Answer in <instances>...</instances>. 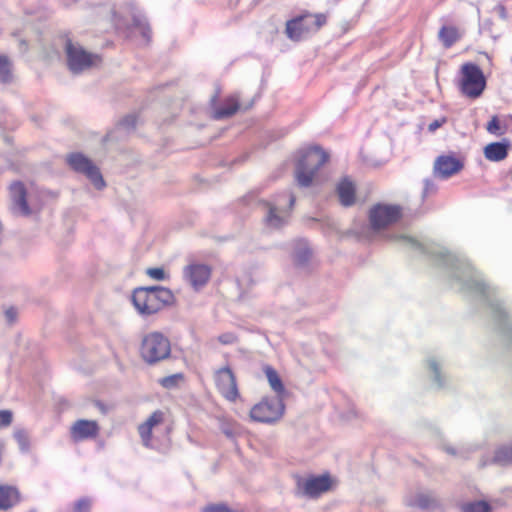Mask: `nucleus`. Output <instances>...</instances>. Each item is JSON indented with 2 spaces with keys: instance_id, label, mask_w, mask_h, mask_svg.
<instances>
[{
  "instance_id": "obj_30",
  "label": "nucleus",
  "mask_w": 512,
  "mask_h": 512,
  "mask_svg": "<svg viewBox=\"0 0 512 512\" xmlns=\"http://www.w3.org/2000/svg\"><path fill=\"white\" fill-rule=\"evenodd\" d=\"M311 255V251L305 242H299L294 251V259L298 264H305Z\"/></svg>"
},
{
  "instance_id": "obj_41",
  "label": "nucleus",
  "mask_w": 512,
  "mask_h": 512,
  "mask_svg": "<svg viewBox=\"0 0 512 512\" xmlns=\"http://www.w3.org/2000/svg\"><path fill=\"white\" fill-rule=\"evenodd\" d=\"M147 275L155 280H164L166 278V273L163 268H149L147 269Z\"/></svg>"
},
{
  "instance_id": "obj_2",
  "label": "nucleus",
  "mask_w": 512,
  "mask_h": 512,
  "mask_svg": "<svg viewBox=\"0 0 512 512\" xmlns=\"http://www.w3.org/2000/svg\"><path fill=\"white\" fill-rule=\"evenodd\" d=\"M328 154L320 147H311L299 152L295 166V180L299 187L307 188L317 180L318 170L327 162Z\"/></svg>"
},
{
  "instance_id": "obj_44",
  "label": "nucleus",
  "mask_w": 512,
  "mask_h": 512,
  "mask_svg": "<svg viewBox=\"0 0 512 512\" xmlns=\"http://www.w3.org/2000/svg\"><path fill=\"white\" fill-rule=\"evenodd\" d=\"M5 314L9 322H12L15 319L16 312L14 309H8Z\"/></svg>"
},
{
  "instance_id": "obj_46",
  "label": "nucleus",
  "mask_w": 512,
  "mask_h": 512,
  "mask_svg": "<svg viewBox=\"0 0 512 512\" xmlns=\"http://www.w3.org/2000/svg\"><path fill=\"white\" fill-rule=\"evenodd\" d=\"M244 281L245 279H239L238 280V285H239V288L242 289L243 285H244Z\"/></svg>"
},
{
  "instance_id": "obj_11",
  "label": "nucleus",
  "mask_w": 512,
  "mask_h": 512,
  "mask_svg": "<svg viewBox=\"0 0 512 512\" xmlns=\"http://www.w3.org/2000/svg\"><path fill=\"white\" fill-rule=\"evenodd\" d=\"M11 210L17 216H29L39 209L21 182H14L10 185Z\"/></svg>"
},
{
  "instance_id": "obj_9",
  "label": "nucleus",
  "mask_w": 512,
  "mask_h": 512,
  "mask_svg": "<svg viewBox=\"0 0 512 512\" xmlns=\"http://www.w3.org/2000/svg\"><path fill=\"white\" fill-rule=\"evenodd\" d=\"M68 165L77 173L84 174L98 190L105 187V181L99 168L82 153H71L67 156Z\"/></svg>"
},
{
  "instance_id": "obj_32",
  "label": "nucleus",
  "mask_w": 512,
  "mask_h": 512,
  "mask_svg": "<svg viewBox=\"0 0 512 512\" xmlns=\"http://www.w3.org/2000/svg\"><path fill=\"white\" fill-rule=\"evenodd\" d=\"M463 512H491V506L486 501H473L463 504Z\"/></svg>"
},
{
  "instance_id": "obj_18",
  "label": "nucleus",
  "mask_w": 512,
  "mask_h": 512,
  "mask_svg": "<svg viewBox=\"0 0 512 512\" xmlns=\"http://www.w3.org/2000/svg\"><path fill=\"white\" fill-rule=\"evenodd\" d=\"M163 419L164 413L160 410H156L149 416V418L144 423L139 425L138 432L143 444L146 447H150L153 428L162 423Z\"/></svg>"
},
{
  "instance_id": "obj_39",
  "label": "nucleus",
  "mask_w": 512,
  "mask_h": 512,
  "mask_svg": "<svg viewBox=\"0 0 512 512\" xmlns=\"http://www.w3.org/2000/svg\"><path fill=\"white\" fill-rule=\"evenodd\" d=\"M218 341L223 345H231L238 341V337L233 332H225L218 336Z\"/></svg>"
},
{
  "instance_id": "obj_6",
  "label": "nucleus",
  "mask_w": 512,
  "mask_h": 512,
  "mask_svg": "<svg viewBox=\"0 0 512 512\" xmlns=\"http://www.w3.org/2000/svg\"><path fill=\"white\" fill-rule=\"evenodd\" d=\"M170 352V341L160 332H151L142 340L140 353L148 364H155L168 358Z\"/></svg>"
},
{
  "instance_id": "obj_38",
  "label": "nucleus",
  "mask_w": 512,
  "mask_h": 512,
  "mask_svg": "<svg viewBox=\"0 0 512 512\" xmlns=\"http://www.w3.org/2000/svg\"><path fill=\"white\" fill-rule=\"evenodd\" d=\"M91 504L89 498H81L75 503L73 512H90Z\"/></svg>"
},
{
  "instance_id": "obj_40",
  "label": "nucleus",
  "mask_w": 512,
  "mask_h": 512,
  "mask_svg": "<svg viewBox=\"0 0 512 512\" xmlns=\"http://www.w3.org/2000/svg\"><path fill=\"white\" fill-rule=\"evenodd\" d=\"M13 419V414L9 410H0V429L8 427Z\"/></svg>"
},
{
  "instance_id": "obj_3",
  "label": "nucleus",
  "mask_w": 512,
  "mask_h": 512,
  "mask_svg": "<svg viewBox=\"0 0 512 512\" xmlns=\"http://www.w3.org/2000/svg\"><path fill=\"white\" fill-rule=\"evenodd\" d=\"M327 18L325 14H312L306 12L294 17L286 22L285 33L292 41H300L309 35L316 33L323 25L326 24Z\"/></svg>"
},
{
  "instance_id": "obj_43",
  "label": "nucleus",
  "mask_w": 512,
  "mask_h": 512,
  "mask_svg": "<svg viewBox=\"0 0 512 512\" xmlns=\"http://www.w3.org/2000/svg\"><path fill=\"white\" fill-rule=\"evenodd\" d=\"M442 125V121L435 120L431 122L428 126L429 131L434 132Z\"/></svg>"
},
{
  "instance_id": "obj_27",
  "label": "nucleus",
  "mask_w": 512,
  "mask_h": 512,
  "mask_svg": "<svg viewBox=\"0 0 512 512\" xmlns=\"http://www.w3.org/2000/svg\"><path fill=\"white\" fill-rule=\"evenodd\" d=\"M152 289L156 295V298L159 302L161 309L164 306L169 305L173 302L174 295L171 292V290H169L168 288L161 287V286H152Z\"/></svg>"
},
{
  "instance_id": "obj_26",
  "label": "nucleus",
  "mask_w": 512,
  "mask_h": 512,
  "mask_svg": "<svg viewBox=\"0 0 512 512\" xmlns=\"http://www.w3.org/2000/svg\"><path fill=\"white\" fill-rule=\"evenodd\" d=\"M264 372L273 391H275L278 395L282 394L284 392V385L275 369L270 366H266L264 368Z\"/></svg>"
},
{
  "instance_id": "obj_10",
  "label": "nucleus",
  "mask_w": 512,
  "mask_h": 512,
  "mask_svg": "<svg viewBox=\"0 0 512 512\" xmlns=\"http://www.w3.org/2000/svg\"><path fill=\"white\" fill-rule=\"evenodd\" d=\"M284 408L281 398H266L252 407L250 417L256 422L273 423L282 417Z\"/></svg>"
},
{
  "instance_id": "obj_37",
  "label": "nucleus",
  "mask_w": 512,
  "mask_h": 512,
  "mask_svg": "<svg viewBox=\"0 0 512 512\" xmlns=\"http://www.w3.org/2000/svg\"><path fill=\"white\" fill-rule=\"evenodd\" d=\"M147 289V292H148V295H149V305H150V308H151V314H155L157 313L159 310H161V307L159 305V302L156 298V295L152 289V287H145Z\"/></svg>"
},
{
  "instance_id": "obj_12",
  "label": "nucleus",
  "mask_w": 512,
  "mask_h": 512,
  "mask_svg": "<svg viewBox=\"0 0 512 512\" xmlns=\"http://www.w3.org/2000/svg\"><path fill=\"white\" fill-rule=\"evenodd\" d=\"M401 217V209L397 205L377 204L369 211V222L374 232H379L395 223Z\"/></svg>"
},
{
  "instance_id": "obj_19",
  "label": "nucleus",
  "mask_w": 512,
  "mask_h": 512,
  "mask_svg": "<svg viewBox=\"0 0 512 512\" xmlns=\"http://www.w3.org/2000/svg\"><path fill=\"white\" fill-rule=\"evenodd\" d=\"M407 504L421 509H434L438 502L432 492H417L407 500Z\"/></svg>"
},
{
  "instance_id": "obj_21",
  "label": "nucleus",
  "mask_w": 512,
  "mask_h": 512,
  "mask_svg": "<svg viewBox=\"0 0 512 512\" xmlns=\"http://www.w3.org/2000/svg\"><path fill=\"white\" fill-rule=\"evenodd\" d=\"M337 194L342 205L351 206L355 201V186L353 182L344 178L337 185Z\"/></svg>"
},
{
  "instance_id": "obj_33",
  "label": "nucleus",
  "mask_w": 512,
  "mask_h": 512,
  "mask_svg": "<svg viewBox=\"0 0 512 512\" xmlns=\"http://www.w3.org/2000/svg\"><path fill=\"white\" fill-rule=\"evenodd\" d=\"M11 78V62L5 55H0V81L8 82Z\"/></svg>"
},
{
  "instance_id": "obj_14",
  "label": "nucleus",
  "mask_w": 512,
  "mask_h": 512,
  "mask_svg": "<svg viewBox=\"0 0 512 512\" xmlns=\"http://www.w3.org/2000/svg\"><path fill=\"white\" fill-rule=\"evenodd\" d=\"M99 433V425L95 420L79 419L70 428V437L74 442L95 438Z\"/></svg>"
},
{
  "instance_id": "obj_47",
  "label": "nucleus",
  "mask_w": 512,
  "mask_h": 512,
  "mask_svg": "<svg viewBox=\"0 0 512 512\" xmlns=\"http://www.w3.org/2000/svg\"><path fill=\"white\" fill-rule=\"evenodd\" d=\"M29 512H35V511H29Z\"/></svg>"
},
{
  "instance_id": "obj_4",
  "label": "nucleus",
  "mask_w": 512,
  "mask_h": 512,
  "mask_svg": "<svg viewBox=\"0 0 512 512\" xmlns=\"http://www.w3.org/2000/svg\"><path fill=\"white\" fill-rule=\"evenodd\" d=\"M64 50L68 69L74 75L81 74L100 62L98 55L86 51L71 39H65Z\"/></svg>"
},
{
  "instance_id": "obj_1",
  "label": "nucleus",
  "mask_w": 512,
  "mask_h": 512,
  "mask_svg": "<svg viewBox=\"0 0 512 512\" xmlns=\"http://www.w3.org/2000/svg\"><path fill=\"white\" fill-rule=\"evenodd\" d=\"M388 239L428 255L437 264L449 269L450 277L458 284L460 290L475 295L487 305L497 328L512 344V319L507 309L498 299L496 289L482 280L480 274L473 269L465 257L451 254L434 243L420 242L404 234H393Z\"/></svg>"
},
{
  "instance_id": "obj_20",
  "label": "nucleus",
  "mask_w": 512,
  "mask_h": 512,
  "mask_svg": "<svg viewBox=\"0 0 512 512\" xmlns=\"http://www.w3.org/2000/svg\"><path fill=\"white\" fill-rule=\"evenodd\" d=\"M148 301L149 295L145 287H140L134 290L132 294V303L139 314L143 316L152 315Z\"/></svg>"
},
{
  "instance_id": "obj_25",
  "label": "nucleus",
  "mask_w": 512,
  "mask_h": 512,
  "mask_svg": "<svg viewBox=\"0 0 512 512\" xmlns=\"http://www.w3.org/2000/svg\"><path fill=\"white\" fill-rule=\"evenodd\" d=\"M439 40L446 48L451 47L459 39L457 28L453 26H443L438 33Z\"/></svg>"
},
{
  "instance_id": "obj_28",
  "label": "nucleus",
  "mask_w": 512,
  "mask_h": 512,
  "mask_svg": "<svg viewBox=\"0 0 512 512\" xmlns=\"http://www.w3.org/2000/svg\"><path fill=\"white\" fill-rule=\"evenodd\" d=\"M496 464L506 465L512 463V445L501 446L495 451V455L492 460Z\"/></svg>"
},
{
  "instance_id": "obj_16",
  "label": "nucleus",
  "mask_w": 512,
  "mask_h": 512,
  "mask_svg": "<svg viewBox=\"0 0 512 512\" xmlns=\"http://www.w3.org/2000/svg\"><path fill=\"white\" fill-rule=\"evenodd\" d=\"M463 168V164L453 156H439L434 164V172L439 177L446 179Z\"/></svg>"
},
{
  "instance_id": "obj_36",
  "label": "nucleus",
  "mask_w": 512,
  "mask_h": 512,
  "mask_svg": "<svg viewBox=\"0 0 512 512\" xmlns=\"http://www.w3.org/2000/svg\"><path fill=\"white\" fill-rule=\"evenodd\" d=\"M137 117L134 114L125 116L119 123L121 129L130 131L136 127Z\"/></svg>"
},
{
  "instance_id": "obj_22",
  "label": "nucleus",
  "mask_w": 512,
  "mask_h": 512,
  "mask_svg": "<svg viewBox=\"0 0 512 512\" xmlns=\"http://www.w3.org/2000/svg\"><path fill=\"white\" fill-rule=\"evenodd\" d=\"M509 145L503 142H493L484 148V156L487 160L498 162L508 155Z\"/></svg>"
},
{
  "instance_id": "obj_7",
  "label": "nucleus",
  "mask_w": 512,
  "mask_h": 512,
  "mask_svg": "<svg viewBox=\"0 0 512 512\" xmlns=\"http://www.w3.org/2000/svg\"><path fill=\"white\" fill-rule=\"evenodd\" d=\"M294 202L295 197L292 194H283L281 199L266 203L265 225L270 229H279L286 225Z\"/></svg>"
},
{
  "instance_id": "obj_42",
  "label": "nucleus",
  "mask_w": 512,
  "mask_h": 512,
  "mask_svg": "<svg viewBox=\"0 0 512 512\" xmlns=\"http://www.w3.org/2000/svg\"><path fill=\"white\" fill-rule=\"evenodd\" d=\"M436 191V186L433 181L429 179L424 180V189H423V197L428 196L429 194H433Z\"/></svg>"
},
{
  "instance_id": "obj_29",
  "label": "nucleus",
  "mask_w": 512,
  "mask_h": 512,
  "mask_svg": "<svg viewBox=\"0 0 512 512\" xmlns=\"http://www.w3.org/2000/svg\"><path fill=\"white\" fill-rule=\"evenodd\" d=\"M14 439L19 445V448L22 452H28L30 448V438L27 430L23 428H17L14 431Z\"/></svg>"
},
{
  "instance_id": "obj_35",
  "label": "nucleus",
  "mask_w": 512,
  "mask_h": 512,
  "mask_svg": "<svg viewBox=\"0 0 512 512\" xmlns=\"http://www.w3.org/2000/svg\"><path fill=\"white\" fill-rule=\"evenodd\" d=\"M182 379L181 374H174L167 377H164L160 380V384L167 389H172L176 387L179 381Z\"/></svg>"
},
{
  "instance_id": "obj_23",
  "label": "nucleus",
  "mask_w": 512,
  "mask_h": 512,
  "mask_svg": "<svg viewBox=\"0 0 512 512\" xmlns=\"http://www.w3.org/2000/svg\"><path fill=\"white\" fill-rule=\"evenodd\" d=\"M19 501V492L13 486L0 485V510H7Z\"/></svg>"
},
{
  "instance_id": "obj_8",
  "label": "nucleus",
  "mask_w": 512,
  "mask_h": 512,
  "mask_svg": "<svg viewBox=\"0 0 512 512\" xmlns=\"http://www.w3.org/2000/svg\"><path fill=\"white\" fill-rule=\"evenodd\" d=\"M461 74V92L469 98L479 97L486 86V80L480 67L474 63H466L461 68Z\"/></svg>"
},
{
  "instance_id": "obj_13",
  "label": "nucleus",
  "mask_w": 512,
  "mask_h": 512,
  "mask_svg": "<svg viewBox=\"0 0 512 512\" xmlns=\"http://www.w3.org/2000/svg\"><path fill=\"white\" fill-rule=\"evenodd\" d=\"M215 384L221 395L230 402H235L239 391L235 375L229 367H223L215 372Z\"/></svg>"
},
{
  "instance_id": "obj_31",
  "label": "nucleus",
  "mask_w": 512,
  "mask_h": 512,
  "mask_svg": "<svg viewBox=\"0 0 512 512\" xmlns=\"http://www.w3.org/2000/svg\"><path fill=\"white\" fill-rule=\"evenodd\" d=\"M486 130L492 135L501 136L506 132V127L498 116H493L487 123Z\"/></svg>"
},
{
  "instance_id": "obj_15",
  "label": "nucleus",
  "mask_w": 512,
  "mask_h": 512,
  "mask_svg": "<svg viewBox=\"0 0 512 512\" xmlns=\"http://www.w3.org/2000/svg\"><path fill=\"white\" fill-rule=\"evenodd\" d=\"M210 275V268L204 264H191L184 270L185 279L195 290L203 287L208 282Z\"/></svg>"
},
{
  "instance_id": "obj_34",
  "label": "nucleus",
  "mask_w": 512,
  "mask_h": 512,
  "mask_svg": "<svg viewBox=\"0 0 512 512\" xmlns=\"http://www.w3.org/2000/svg\"><path fill=\"white\" fill-rule=\"evenodd\" d=\"M427 365L429 370L433 374L434 382L436 383L437 387H443V382L441 380L440 375V363L438 362V360L436 358H429L427 360Z\"/></svg>"
},
{
  "instance_id": "obj_5",
  "label": "nucleus",
  "mask_w": 512,
  "mask_h": 512,
  "mask_svg": "<svg viewBox=\"0 0 512 512\" xmlns=\"http://www.w3.org/2000/svg\"><path fill=\"white\" fill-rule=\"evenodd\" d=\"M125 10L129 14V18L120 15L117 11L113 12V23L116 30L127 37L130 36L133 30H137L145 42L148 43L151 38V30L145 16L135 11L131 6H127Z\"/></svg>"
},
{
  "instance_id": "obj_45",
  "label": "nucleus",
  "mask_w": 512,
  "mask_h": 512,
  "mask_svg": "<svg viewBox=\"0 0 512 512\" xmlns=\"http://www.w3.org/2000/svg\"><path fill=\"white\" fill-rule=\"evenodd\" d=\"M446 451H447V453L452 454V455H456L457 454L456 449L453 448V447H447Z\"/></svg>"
},
{
  "instance_id": "obj_17",
  "label": "nucleus",
  "mask_w": 512,
  "mask_h": 512,
  "mask_svg": "<svg viewBox=\"0 0 512 512\" xmlns=\"http://www.w3.org/2000/svg\"><path fill=\"white\" fill-rule=\"evenodd\" d=\"M330 484L331 481L329 476L321 475L317 477H312L303 482V493L304 495L309 497H317L321 493L329 490Z\"/></svg>"
},
{
  "instance_id": "obj_24",
  "label": "nucleus",
  "mask_w": 512,
  "mask_h": 512,
  "mask_svg": "<svg viewBox=\"0 0 512 512\" xmlns=\"http://www.w3.org/2000/svg\"><path fill=\"white\" fill-rule=\"evenodd\" d=\"M239 109V104L237 98L234 96L229 97L225 103L215 110L214 118L215 119H223L229 116H232Z\"/></svg>"
}]
</instances>
